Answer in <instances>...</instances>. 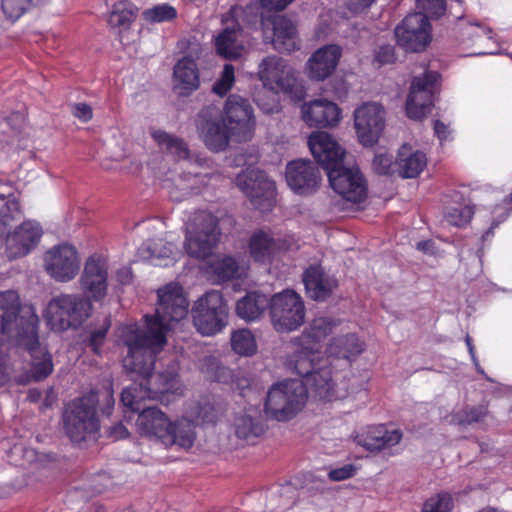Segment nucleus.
Masks as SVG:
<instances>
[{"label": "nucleus", "instance_id": "obj_33", "mask_svg": "<svg viewBox=\"0 0 512 512\" xmlns=\"http://www.w3.org/2000/svg\"><path fill=\"white\" fill-rule=\"evenodd\" d=\"M362 351L363 343L359 340L356 334H347L334 338L327 348V357H324V359H328L326 366L331 371V374H333L331 370L333 358L339 360L342 359L348 363L351 358L358 356ZM332 376L333 380L335 381V376ZM334 384L337 393L340 395L339 398L344 397L345 393H341L339 391L338 385L335 382ZM336 399H338V397Z\"/></svg>", "mask_w": 512, "mask_h": 512}, {"label": "nucleus", "instance_id": "obj_1", "mask_svg": "<svg viewBox=\"0 0 512 512\" xmlns=\"http://www.w3.org/2000/svg\"><path fill=\"white\" fill-rule=\"evenodd\" d=\"M155 315H145L143 325L133 323L122 325L118 330V341L127 348L123 367L132 378L140 379L123 389L121 402L133 412H139L141 401L159 399L175 388L178 365L172 363L167 371L153 374L156 355L166 342L167 332L173 323L184 319L188 313V300L182 287L169 283L158 289Z\"/></svg>", "mask_w": 512, "mask_h": 512}, {"label": "nucleus", "instance_id": "obj_7", "mask_svg": "<svg viewBox=\"0 0 512 512\" xmlns=\"http://www.w3.org/2000/svg\"><path fill=\"white\" fill-rule=\"evenodd\" d=\"M26 312L35 317V330L38 329L39 318L32 305H21L19 295L14 290L0 292V332L7 334L15 343L23 340L28 332V324L32 319Z\"/></svg>", "mask_w": 512, "mask_h": 512}, {"label": "nucleus", "instance_id": "obj_19", "mask_svg": "<svg viewBox=\"0 0 512 512\" xmlns=\"http://www.w3.org/2000/svg\"><path fill=\"white\" fill-rule=\"evenodd\" d=\"M44 262L47 273L58 282L71 281L80 268L78 252L69 244H60L48 250Z\"/></svg>", "mask_w": 512, "mask_h": 512}, {"label": "nucleus", "instance_id": "obj_46", "mask_svg": "<svg viewBox=\"0 0 512 512\" xmlns=\"http://www.w3.org/2000/svg\"><path fill=\"white\" fill-rule=\"evenodd\" d=\"M143 18L150 23H162L174 20L177 17V10L167 3L155 5L142 12Z\"/></svg>", "mask_w": 512, "mask_h": 512}, {"label": "nucleus", "instance_id": "obj_49", "mask_svg": "<svg viewBox=\"0 0 512 512\" xmlns=\"http://www.w3.org/2000/svg\"><path fill=\"white\" fill-rule=\"evenodd\" d=\"M474 214V209L470 205L451 207L445 213V220L448 224L463 227L467 225Z\"/></svg>", "mask_w": 512, "mask_h": 512}, {"label": "nucleus", "instance_id": "obj_15", "mask_svg": "<svg viewBox=\"0 0 512 512\" xmlns=\"http://www.w3.org/2000/svg\"><path fill=\"white\" fill-rule=\"evenodd\" d=\"M236 185L261 211L270 210L275 195V183L265 172L249 167L236 176Z\"/></svg>", "mask_w": 512, "mask_h": 512}, {"label": "nucleus", "instance_id": "obj_20", "mask_svg": "<svg viewBox=\"0 0 512 512\" xmlns=\"http://www.w3.org/2000/svg\"><path fill=\"white\" fill-rule=\"evenodd\" d=\"M263 37L281 53H290L299 48L296 27L284 16L269 15L260 18Z\"/></svg>", "mask_w": 512, "mask_h": 512}, {"label": "nucleus", "instance_id": "obj_22", "mask_svg": "<svg viewBox=\"0 0 512 512\" xmlns=\"http://www.w3.org/2000/svg\"><path fill=\"white\" fill-rule=\"evenodd\" d=\"M259 79L264 88L274 91L292 93L296 86L293 70L277 56H268L259 64Z\"/></svg>", "mask_w": 512, "mask_h": 512}, {"label": "nucleus", "instance_id": "obj_10", "mask_svg": "<svg viewBox=\"0 0 512 512\" xmlns=\"http://www.w3.org/2000/svg\"><path fill=\"white\" fill-rule=\"evenodd\" d=\"M195 125L200 138L210 151H224L230 140H234L230 126L216 105L203 107L196 115Z\"/></svg>", "mask_w": 512, "mask_h": 512}, {"label": "nucleus", "instance_id": "obj_23", "mask_svg": "<svg viewBox=\"0 0 512 512\" xmlns=\"http://www.w3.org/2000/svg\"><path fill=\"white\" fill-rule=\"evenodd\" d=\"M320 179V171L311 161L300 159L287 164L286 181L297 194L313 193L319 186Z\"/></svg>", "mask_w": 512, "mask_h": 512}, {"label": "nucleus", "instance_id": "obj_61", "mask_svg": "<svg viewBox=\"0 0 512 512\" xmlns=\"http://www.w3.org/2000/svg\"><path fill=\"white\" fill-rule=\"evenodd\" d=\"M434 133L439 138V140L442 142V141L448 139L450 130L446 124H444L443 122H441L439 120H436L434 122Z\"/></svg>", "mask_w": 512, "mask_h": 512}, {"label": "nucleus", "instance_id": "obj_43", "mask_svg": "<svg viewBox=\"0 0 512 512\" xmlns=\"http://www.w3.org/2000/svg\"><path fill=\"white\" fill-rule=\"evenodd\" d=\"M235 433L237 437L251 441L263 434L265 427L260 419L249 415H242L235 419Z\"/></svg>", "mask_w": 512, "mask_h": 512}, {"label": "nucleus", "instance_id": "obj_57", "mask_svg": "<svg viewBox=\"0 0 512 512\" xmlns=\"http://www.w3.org/2000/svg\"><path fill=\"white\" fill-rule=\"evenodd\" d=\"M356 473V467L353 464H345L341 467L331 469L328 473L332 481H343L351 478Z\"/></svg>", "mask_w": 512, "mask_h": 512}, {"label": "nucleus", "instance_id": "obj_55", "mask_svg": "<svg viewBox=\"0 0 512 512\" xmlns=\"http://www.w3.org/2000/svg\"><path fill=\"white\" fill-rule=\"evenodd\" d=\"M393 157L387 153H378L373 159V169L379 175H389L392 172Z\"/></svg>", "mask_w": 512, "mask_h": 512}, {"label": "nucleus", "instance_id": "obj_53", "mask_svg": "<svg viewBox=\"0 0 512 512\" xmlns=\"http://www.w3.org/2000/svg\"><path fill=\"white\" fill-rule=\"evenodd\" d=\"M417 8V13H422L427 19L439 18L446 11L445 0H417Z\"/></svg>", "mask_w": 512, "mask_h": 512}, {"label": "nucleus", "instance_id": "obj_8", "mask_svg": "<svg viewBox=\"0 0 512 512\" xmlns=\"http://www.w3.org/2000/svg\"><path fill=\"white\" fill-rule=\"evenodd\" d=\"M191 315L196 330L203 336H214L228 324V307L219 291L211 290L199 298Z\"/></svg>", "mask_w": 512, "mask_h": 512}, {"label": "nucleus", "instance_id": "obj_30", "mask_svg": "<svg viewBox=\"0 0 512 512\" xmlns=\"http://www.w3.org/2000/svg\"><path fill=\"white\" fill-rule=\"evenodd\" d=\"M208 181V174L189 171L178 174L171 179H166L163 186L168 190L170 198L178 202L190 195L199 193L201 188L208 184Z\"/></svg>", "mask_w": 512, "mask_h": 512}, {"label": "nucleus", "instance_id": "obj_34", "mask_svg": "<svg viewBox=\"0 0 512 512\" xmlns=\"http://www.w3.org/2000/svg\"><path fill=\"white\" fill-rule=\"evenodd\" d=\"M174 88L180 95H190L200 86L197 64L190 56L179 59L173 70Z\"/></svg>", "mask_w": 512, "mask_h": 512}, {"label": "nucleus", "instance_id": "obj_5", "mask_svg": "<svg viewBox=\"0 0 512 512\" xmlns=\"http://www.w3.org/2000/svg\"><path fill=\"white\" fill-rule=\"evenodd\" d=\"M92 303L84 294L62 293L49 301L44 316L53 330L77 329L91 316Z\"/></svg>", "mask_w": 512, "mask_h": 512}, {"label": "nucleus", "instance_id": "obj_56", "mask_svg": "<svg viewBox=\"0 0 512 512\" xmlns=\"http://www.w3.org/2000/svg\"><path fill=\"white\" fill-rule=\"evenodd\" d=\"M395 60V50L391 45L380 46L374 56V65L381 67L386 64H391Z\"/></svg>", "mask_w": 512, "mask_h": 512}, {"label": "nucleus", "instance_id": "obj_51", "mask_svg": "<svg viewBox=\"0 0 512 512\" xmlns=\"http://www.w3.org/2000/svg\"><path fill=\"white\" fill-rule=\"evenodd\" d=\"M452 507L451 496L447 493H440L424 503L422 512H451Z\"/></svg>", "mask_w": 512, "mask_h": 512}, {"label": "nucleus", "instance_id": "obj_25", "mask_svg": "<svg viewBox=\"0 0 512 512\" xmlns=\"http://www.w3.org/2000/svg\"><path fill=\"white\" fill-rule=\"evenodd\" d=\"M42 229L37 222L25 221L6 236V254L9 259L27 255L39 242Z\"/></svg>", "mask_w": 512, "mask_h": 512}, {"label": "nucleus", "instance_id": "obj_58", "mask_svg": "<svg viewBox=\"0 0 512 512\" xmlns=\"http://www.w3.org/2000/svg\"><path fill=\"white\" fill-rule=\"evenodd\" d=\"M377 0H345L346 8L354 15L366 12Z\"/></svg>", "mask_w": 512, "mask_h": 512}, {"label": "nucleus", "instance_id": "obj_60", "mask_svg": "<svg viewBox=\"0 0 512 512\" xmlns=\"http://www.w3.org/2000/svg\"><path fill=\"white\" fill-rule=\"evenodd\" d=\"M108 433L115 440L126 438L129 435L127 428L122 423L111 426Z\"/></svg>", "mask_w": 512, "mask_h": 512}, {"label": "nucleus", "instance_id": "obj_4", "mask_svg": "<svg viewBox=\"0 0 512 512\" xmlns=\"http://www.w3.org/2000/svg\"><path fill=\"white\" fill-rule=\"evenodd\" d=\"M183 221L187 254L196 259L209 257L220 237L218 219L209 211L194 210L186 211Z\"/></svg>", "mask_w": 512, "mask_h": 512}, {"label": "nucleus", "instance_id": "obj_27", "mask_svg": "<svg viewBox=\"0 0 512 512\" xmlns=\"http://www.w3.org/2000/svg\"><path fill=\"white\" fill-rule=\"evenodd\" d=\"M303 283L308 296L315 301H325L338 287L337 278L320 265H311L304 271Z\"/></svg>", "mask_w": 512, "mask_h": 512}, {"label": "nucleus", "instance_id": "obj_52", "mask_svg": "<svg viewBox=\"0 0 512 512\" xmlns=\"http://www.w3.org/2000/svg\"><path fill=\"white\" fill-rule=\"evenodd\" d=\"M19 203L14 197H8L5 202V210L0 212V240L7 233V225L10 219L20 216Z\"/></svg>", "mask_w": 512, "mask_h": 512}, {"label": "nucleus", "instance_id": "obj_35", "mask_svg": "<svg viewBox=\"0 0 512 512\" xmlns=\"http://www.w3.org/2000/svg\"><path fill=\"white\" fill-rule=\"evenodd\" d=\"M402 434L399 430H387L384 426L371 427L365 434L357 435L356 442L368 451L390 448L400 442Z\"/></svg>", "mask_w": 512, "mask_h": 512}, {"label": "nucleus", "instance_id": "obj_13", "mask_svg": "<svg viewBox=\"0 0 512 512\" xmlns=\"http://www.w3.org/2000/svg\"><path fill=\"white\" fill-rule=\"evenodd\" d=\"M326 174L331 188L343 201L360 203L366 198V182L358 167L349 166L344 161Z\"/></svg>", "mask_w": 512, "mask_h": 512}, {"label": "nucleus", "instance_id": "obj_6", "mask_svg": "<svg viewBox=\"0 0 512 512\" xmlns=\"http://www.w3.org/2000/svg\"><path fill=\"white\" fill-rule=\"evenodd\" d=\"M99 401V394L91 391L68 405L64 413V428L71 441L79 443L96 437L100 428L96 414Z\"/></svg>", "mask_w": 512, "mask_h": 512}, {"label": "nucleus", "instance_id": "obj_62", "mask_svg": "<svg viewBox=\"0 0 512 512\" xmlns=\"http://www.w3.org/2000/svg\"><path fill=\"white\" fill-rule=\"evenodd\" d=\"M102 397L103 399L106 401V408L105 410L103 411V413L105 414H110L111 413V410L114 406V398H113V395H112V392L110 390H106L103 394H102Z\"/></svg>", "mask_w": 512, "mask_h": 512}, {"label": "nucleus", "instance_id": "obj_18", "mask_svg": "<svg viewBox=\"0 0 512 512\" xmlns=\"http://www.w3.org/2000/svg\"><path fill=\"white\" fill-rule=\"evenodd\" d=\"M397 43L406 51L424 50L431 41V26L422 13H411L395 28Z\"/></svg>", "mask_w": 512, "mask_h": 512}, {"label": "nucleus", "instance_id": "obj_26", "mask_svg": "<svg viewBox=\"0 0 512 512\" xmlns=\"http://www.w3.org/2000/svg\"><path fill=\"white\" fill-rule=\"evenodd\" d=\"M342 48L336 44L325 45L317 49L306 64L308 76L313 80H324L336 69Z\"/></svg>", "mask_w": 512, "mask_h": 512}, {"label": "nucleus", "instance_id": "obj_59", "mask_svg": "<svg viewBox=\"0 0 512 512\" xmlns=\"http://www.w3.org/2000/svg\"><path fill=\"white\" fill-rule=\"evenodd\" d=\"M73 115L82 122H88L92 119V108L86 103H77L72 106Z\"/></svg>", "mask_w": 512, "mask_h": 512}, {"label": "nucleus", "instance_id": "obj_29", "mask_svg": "<svg viewBox=\"0 0 512 512\" xmlns=\"http://www.w3.org/2000/svg\"><path fill=\"white\" fill-rule=\"evenodd\" d=\"M248 247L255 262L270 264L285 249V241L264 230H257L251 235Z\"/></svg>", "mask_w": 512, "mask_h": 512}, {"label": "nucleus", "instance_id": "obj_41", "mask_svg": "<svg viewBox=\"0 0 512 512\" xmlns=\"http://www.w3.org/2000/svg\"><path fill=\"white\" fill-rule=\"evenodd\" d=\"M488 409L485 405L465 406L448 416V422L458 426H468L480 423L487 416Z\"/></svg>", "mask_w": 512, "mask_h": 512}, {"label": "nucleus", "instance_id": "obj_21", "mask_svg": "<svg viewBox=\"0 0 512 512\" xmlns=\"http://www.w3.org/2000/svg\"><path fill=\"white\" fill-rule=\"evenodd\" d=\"M355 129L364 146H373L385 127V110L375 102L364 103L354 112Z\"/></svg>", "mask_w": 512, "mask_h": 512}, {"label": "nucleus", "instance_id": "obj_63", "mask_svg": "<svg viewBox=\"0 0 512 512\" xmlns=\"http://www.w3.org/2000/svg\"><path fill=\"white\" fill-rule=\"evenodd\" d=\"M434 244L430 240L420 241L417 243V249L425 253H433Z\"/></svg>", "mask_w": 512, "mask_h": 512}, {"label": "nucleus", "instance_id": "obj_47", "mask_svg": "<svg viewBox=\"0 0 512 512\" xmlns=\"http://www.w3.org/2000/svg\"><path fill=\"white\" fill-rule=\"evenodd\" d=\"M279 91L269 90L264 88L257 92L254 96V101L257 106L267 114H272L279 111V98L277 96Z\"/></svg>", "mask_w": 512, "mask_h": 512}, {"label": "nucleus", "instance_id": "obj_64", "mask_svg": "<svg viewBox=\"0 0 512 512\" xmlns=\"http://www.w3.org/2000/svg\"><path fill=\"white\" fill-rule=\"evenodd\" d=\"M41 396V391L38 389H31L28 392L27 399L32 403H36L40 400Z\"/></svg>", "mask_w": 512, "mask_h": 512}, {"label": "nucleus", "instance_id": "obj_45", "mask_svg": "<svg viewBox=\"0 0 512 512\" xmlns=\"http://www.w3.org/2000/svg\"><path fill=\"white\" fill-rule=\"evenodd\" d=\"M293 1L294 0H258L247 5L244 9V13L247 15L255 14L256 17L259 16L262 18V15L267 16V13L284 10Z\"/></svg>", "mask_w": 512, "mask_h": 512}, {"label": "nucleus", "instance_id": "obj_32", "mask_svg": "<svg viewBox=\"0 0 512 512\" xmlns=\"http://www.w3.org/2000/svg\"><path fill=\"white\" fill-rule=\"evenodd\" d=\"M171 422L160 409L154 406L144 407L137 417L136 426L140 434L158 438L163 444L169 432Z\"/></svg>", "mask_w": 512, "mask_h": 512}, {"label": "nucleus", "instance_id": "obj_38", "mask_svg": "<svg viewBox=\"0 0 512 512\" xmlns=\"http://www.w3.org/2000/svg\"><path fill=\"white\" fill-rule=\"evenodd\" d=\"M267 308H270V298L261 292L253 291L237 301L235 310L239 318L253 322L259 320Z\"/></svg>", "mask_w": 512, "mask_h": 512}, {"label": "nucleus", "instance_id": "obj_24", "mask_svg": "<svg viewBox=\"0 0 512 512\" xmlns=\"http://www.w3.org/2000/svg\"><path fill=\"white\" fill-rule=\"evenodd\" d=\"M308 145L312 155L326 172L345 161L344 150L326 132H313L308 139Z\"/></svg>", "mask_w": 512, "mask_h": 512}, {"label": "nucleus", "instance_id": "obj_14", "mask_svg": "<svg viewBox=\"0 0 512 512\" xmlns=\"http://www.w3.org/2000/svg\"><path fill=\"white\" fill-rule=\"evenodd\" d=\"M108 259L98 253L90 255L83 266L78 283L82 294L93 302L104 300L108 293Z\"/></svg>", "mask_w": 512, "mask_h": 512}, {"label": "nucleus", "instance_id": "obj_50", "mask_svg": "<svg viewBox=\"0 0 512 512\" xmlns=\"http://www.w3.org/2000/svg\"><path fill=\"white\" fill-rule=\"evenodd\" d=\"M32 5L33 0H2V10L12 21L19 19Z\"/></svg>", "mask_w": 512, "mask_h": 512}, {"label": "nucleus", "instance_id": "obj_40", "mask_svg": "<svg viewBox=\"0 0 512 512\" xmlns=\"http://www.w3.org/2000/svg\"><path fill=\"white\" fill-rule=\"evenodd\" d=\"M212 268L218 279L225 281L245 275L248 265L243 259L240 261L232 256H224L216 260Z\"/></svg>", "mask_w": 512, "mask_h": 512}, {"label": "nucleus", "instance_id": "obj_36", "mask_svg": "<svg viewBox=\"0 0 512 512\" xmlns=\"http://www.w3.org/2000/svg\"><path fill=\"white\" fill-rule=\"evenodd\" d=\"M426 165V155L421 151L413 150L408 144L402 145L395 160V166L402 178L417 177Z\"/></svg>", "mask_w": 512, "mask_h": 512}, {"label": "nucleus", "instance_id": "obj_28", "mask_svg": "<svg viewBox=\"0 0 512 512\" xmlns=\"http://www.w3.org/2000/svg\"><path fill=\"white\" fill-rule=\"evenodd\" d=\"M302 119L310 127H328L340 120V109L327 99H315L302 105Z\"/></svg>", "mask_w": 512, "mask_h": 512}, {"label": "nucleus", "instance_id": "obj_9", "mask_svg": "<svg viewBox=\"0 0 512 512\" xmlns=\"http://www.w3.org/2000/svg\"><path fill=\"white\" fill-rule=\"evenodd\" d=\"M270 317L278 332L298 329L305 321V306L299 294L286 289L270 298Z\"/></svg>", "mask_w": 512, "mask_h": 512}, {"label": "nucleus", "instance_id": "obj_17", "mask_svg": "<svg viewBox=\"0 0 512 512\" xmlns=\"http://www.w3.org/2000/svg\"><path fill=\"white\" fill-rule=\"evenodd\" d=\"M223 112V119L230 126L234 141L244 142L252 138L255 120L248 99L231 94L225 102Z\"/></svg>", "mask_w": 512, "mask_h": 512}, {"label": "nucleus", "instance_id": "obj_37", "mask_svg": "<svg viewBox=\"0 0 512 512\" xmlns=\"http://www.w3.org/2000/svg\"><path fill=\"white\" fill-rule=\"evenodd\" d=\"M217 53L230 60L238 59L244 51L242 30L238 24L226 27L215 39Z\"/></svg>", "mask_w": 512, "mask_h": 512}, {"label": "nucleus", "instance_id": "obj_3", "mask_svg": "<svg viewBox=\"0 0 512 512\" xmlns=\"http://www.w3.org/2000/svg\"><path fill=\"white\" fill-rule=\"evenodd\" d=\"M299 376L303 380L288 379L270 387L264 405V411L268 418L279 422L291 420L304 408L308 392L313 393L320 400L329 401L317 394L316 390L308 383L307 376Z\"/></svg>", "mask_w": 512, "mask_h": 512}, {"label": "nucleus", "instance_id": "obj_44", "mask_svg": "<svg viewBox=\"0 0 512 512\" xmlns=\"http://www.w3.org/2000/svg\"><path fill=\"white\" fill-rule=\"evenodd\" d=\"M231 346L235 353L242 356L253 355L257 350L254 335L248 329H239L233 332Z\"/></svg>", "mask_w": 512, "mask_h": 512}, {"label": "nucleus", "instance_id": "obj_16", "mask_svg": "<svg viewBox=\"0 0 512 512\" xmlns=\"http://www.w3.org/2000/svg\"><path fill=\"white\" fill-rule=\"evenodd\" d=\"M210 410L212 408L208 405L202 407L197 403L192 404L186 409L185 416L171 422L169 432L166 434L165 445H177L184 449L191 448L196 438L195 424L200 421H212Z\"/></svg>", "mask_w": 512, "mask_h": 512}, {"label": "nucleus", "instance_id": "obj_42", "mask_svg": "<svg viewBox=\"0 0 512 512\" xmlns=\"http://www.w3.org/2000/svg\"><path fill=\"white\" fill-rule=\"evenodd\" d=\"M138 8L130 1L123 0L114 4L109 23L114 27L127 28L135 20Z\"/></svg>", "mask_w": 512, "mask_h": 512}, {"label": "nucleus", "instance_id": "obj_12", "mask_svg": "<svg viewBox=\"0 0 512 512\" xmlns=\"http://www.w3.org/2000/svg\"><path fill=\"white\" fill-rule=\"evenodd\" d=\"M439 78L436 71H426L422 76L414 77L406 100V114L410 119L422 120L430 112Z\"/></svg>", "mask_w": 512, "mask_h": 512}, {"label": "nucleus", "instance_id": "obj_11", "mask_svg": "<svg viewBox=\"0 0 512 512\" xmlns=\"http://www.w3.org/2000/svg\"><path fill=\"white\" fill-rule=\"evenodd\" d=\"M27 313L26 315L32 319V322L28 324V332H26L25 338L15 344L28 351L31 357V368L29 373L14 377L15 383L20 385H25L31 381H41L53 371L52 357L39 342L38 329L35 330V317L31 312Z\"/></svg>", "mask_w": 512, "mask_h": 512}, {"label": "nucleus", "instance_id": "obj_39", "mask_svg": "<svg viewBox=\"0 0 512 512\" xmlns=\"http://www.w3.org/2000/svg\"><path fill=\"white\" fill-rule=\"evenodd\" d=\"M150 135L161 150L174 158L180 160L189 156L188 147L182 139L160 129H151Z\"/></svg>", "mask_w": 512, "mask_h": 512}, {"label": "nucleus", "instance_id": "obj_2", "mask_svg": "<svg viewBox=\"0 0 512 512\" xmlns=\"http://www.w3.org/2000/svg\"><path fill=\"white\" fill-rule=\"evenodd\" d=\"M331 317H317L292 344L293 352L287 358V368L297 375L307 376L308 383L321 398L335 400L340 395L335 389L331 371L319 350L320 342L337 326Z\"/></svg>", "mask_w": 512, "mask_h": 512}, {"label": "nucleus", "instance_id": "obj_48", "mask_svg": "<svg viewBox=\"0 0 512 512\" xmlns=\"http://www.w3.org/2000/svg\"><path fill=\"white\" fill-rule=\"evenodd\" d=\"M234 83L235 68L232 64H225L219 78L212 86V91L216 95L223 97L232 89Z\"/></svg>", "mask_w": 512, "mask_h": 512}, {"label": "nucleus", "instance_id": "obj_54", "mask_svg": "<svg viewBox=\"0 0 512 512\" xmlns=\"http://www.w3.org/2000/svg\"><path fill=\"white\" fill-rule=\"evenodd\" d=\"M110 325H111L110 319L105 318L103 321V324L99 328H97L91 332L90 339H89V346L91 347V349L93 350L94 353H96V354L100 353L101 346L106 338V335L110 328Z\"/></svg>", "mask_w": 512, "mask_h": 512}, {"label": "nucleus", "instance_id": "obj_31", "mask_svg": "<svg viewBox=\"0 0 512 512\" xmlns=\"http://www.w3.org/2000/svg\"><path fill=\"white\" fill-rule=\"evenodd\" d=\"M137 253L140 259L159 266H168L181 255L175 243L163 238H152L143 242Z\"/></svg>", "mask_w": 512, "mask_h": 512}]
</instances>
